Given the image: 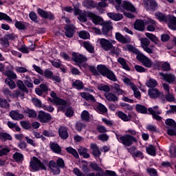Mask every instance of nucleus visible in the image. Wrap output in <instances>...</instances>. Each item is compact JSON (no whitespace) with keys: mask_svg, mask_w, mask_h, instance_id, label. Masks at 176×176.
I'll return each mask as SVG.
<instances>
[{"mask_svg":"<svg viewBox=\"0 0 176 176\" xmlns=\"http://www.w3.org/2000/svg\"><path fill=\"white\" fill-rule=\"evenodd\" d=\"M89 69L90 72L94 75V76H98V75L100 74L102 76L107 78V79L111 80L112 82H118V78H116L115 73L107 67L105 65H98L97 69L96 68V66L91 65L89 67Z\"/></svg>","mask_w":176,"mask_h":176,"instance_id":"nucleus-1","label":"nucleus"},{"mask_svg":"<svg viewBox=\"0 0 176 176\" xmlns=\"http://www.w3.org/2000/svg\"><path fill=\"white\" fill-rule=\"evenodd\" d=\"M50 96L53 98L54 104H56V105H58L57 107V111L65 113L67 105H68L67 100L58 97L57 94H56L54 91H52L50 93Z\"/></svg>","mask_w":176,"mask_h":176,"instance_id":"nucleus-2","label":"nucleus"},{"mask_svg":"<svg viewBox=\"0 0 176 176\" xmlns=\"http://www.w3.org/2000/svg\"><path fill=\"white\" fill-rule=\"evenodd\" d=\"M116 137L118 141L122 144V145H124V146H131L133 143L138 142L137 138L130 134H124V135L120 136L116 133Z\"/></svg>","mask_w":176,"mask_h":176,"instance_id":"nucleus-3","label":"nucleus"},{"mask_svg":"<svg viewBox=\"0 0 176 176\" xmlns=\"http://www.w3.org/2000/svg\"><path fill=\"white\" fill-rule=\"evenodd\" d=\"M72 60L76 63V65H78L80 69H82V68H86L87 67V64H83V63H86V61H87V58L78 52H73L72 54Z\"/></svg>","mask_w":176,"mask_h":176,"instance_id":"nucleus-4","label":"nucleus"},{"mask_svg":"<svg viewBox=\"0 0 176 176\" xmlns=\"http://www.w3.org/2000/svg\"><path fill=\"white\" fill-rule=\"evenodd\" d=\"M30 167L33 171H41V170H46V166L43 165V163L36 157H33V160L30 162Z\"/></svg>","mask_w":176,"mask_h":176,"instance_id":"nucleus-5","label":"nucleus"},{"mask_svg":"<svg viewBox=\"0 0 176 176\" xmlns=\"http://www.w3.org/2000/svg\"><path fill=\"white\" fill-rule=\"evenodd\" d=\"M17 87H19V90H22V92H21L19 90L15 91V92L12 94V97H21V100H24V92L28 93V89L25 85H24V82L21 81V80H19L16 82Z\"/></svg>","mask_w":176,"mask_h":176,"instance_id":"nucleus-6","label":"nucleus"},{"mask_svg":"<svg viewBox=\"0 0 176 176\" xmlns=\"http://www.w3.org/2000/svg\"><path fill=\"white\" fill-rule=\"evenodd\" d=\"M136 59L138 61H140V63H142V64L147 68H151V67H152V61H151V60L142 53L138 54L136 56Z\"/></svg>","mask_w":176,"mask_h":176,"instance_id":"nucleus-7","label":"nucleus"},{"mask_svg":"<svg viewBox=\"0 0 176 176\" xmlns=\"http://www.w3.org/2000/svg\"><path fill=\"white\" fill-rule=\"evenodd\" d=\"M38 119L41 123H49L53 119L52 115L43 111H39L38 114Z\"/></svg>","mask_w":176,"mask_h":176,"instance_id":"nucleus-8","label":"nucleus"},{"mask_svg":"<svg viewBox=\"0 0 176 176\" xmlns=\"http://www.w3.org/2000/svg\"><path fill=\"white\" fill-rule=\"evenodd\" d=\"M36 12L42 19H45V20H54V14H53L52 12L45 11L40 8H37Z\"/></svg>","mask_w":176,"mask_h":176,"instance_id":"nucleus-9","label":"nucleus"},{"mask_svg":"<svg viewBox=\"0 0 176 176\" xmlns=\"http://www.w3.org/2000/svg\"><path fill=\"white\" fill-rule=\"evenodd\" d=\"M146 10L155 12L157 9V3L155 0H143Z\"/></svg>","mask_w":176,"mask_h":176,"instance_id":"nucleus-10","label":"nucleus"},{"mask_svg":"<svg viewBox=\"0 0 176 176\" xmlns=\"http://www.w3.org/2000/svg\"><path fill=\"white\" fill-rule=\"evenodd\" d=\"M99 43L104 50V52H109V50H111L113 47V45L112 44V42L111 41L106 39V38H100L99 40Z\"/></svg>","mask_w":176,"mask_h":176,"instance_id":"nucleus-11","label":"nucleus"},{"mask_svg":"<svg viewBox=\"0 0 176 176\" xmlns=\"http://www.w3.org/2000/svg\"><path fill=\"white\" fill-rule=\"evenodd\" d=\"M87 16L92 19V23L96 25H102V24L105 23L101 16L96 15L93 12H88Z\"/></svg>","mask_w":176,"mask_h":176,"instance_id":"nucleus-12","label":"nucleus"},{"mask_svg":"<svg viewBox=\"0 0 176 176\" xmlns=\"http://www.w3.org/2000/svg\"><path fill=\"white\" fill-rule=\"evenodd\" d=\"M65 35L67 38H72L76 31L75 30V26L72 24H67L64 27Z\"/></svg>","mask_w":176,"mask_h":176,"instance_id":"nucleus-13","label":"nucleus"},{"mask_svg":"<svg viewBox=\"0 0 176 176\" xmlns=\"http://www.w3.org/2000/svg\"><path fill=\"white\" fill-rule=\"evenodd\" d=\"M113 27L112 26V23L109 21L104 22L102 25V34L104 36H108L109 31H112Z\"/></svg>","mask_w":176,"mask_h":176,"instance_id":"nucleus-14","label":"nucleus"},{"mask_svg":"<svg viewBox=\"0 0 176 176\" xmlns=\"http://www.w3.org/2000/svg\"><path fill=\"white\" fill-rule=\"evenodd\" d=\"M133 28L136 31L144 32L145 31V26L144 25V21L142 19H136L133 23Z\"/></svg>","mask_w":176,"mask_h":176,"instance_id":"nucleus-15","label":"nucleus"},{"mask_svg":"<svg viewBox=\"0 0 176 176\" xmlns=\"http://www.w3.org/2000/svg\"><path fill=\"white\" fill-rule=\"evenodd\" d=\"M160 75L167 83H174L175 82V76L171 73H160Z\"/></svg>","mask_w":176,"mask_h":176,"instance_id":"nucleus-16","label":"nucleus"},{"mask_svg":"<svg viewBox=\"0 0 176 176\" xmlns=\"http://www.w3.org/2000/svg\"><path fill=\"white\" fill-rule=\"evenodd\" d=\"M122 9L123 10H128L129 12H131V13L135 12V7L131 3L130 1H124L122 3Z\"/></svg>","mask_w":176,"mask_h":176,"instance_id":"nucleus-17","label":"nucleus"},{"mask_svg":"<svg viewBox=\"0 0 176 176\" xmlns=\"http://www.w3.org/2000/svg\"><path fill=\"white\" fill-rule=\"evenodd\" d=\"M166 23L170 30L176 31V17L174 15L168 14V22Z\"/></svg>","mask_w":176,"mask_h":176,"instance_id":"nucleus-18","label":"nucleus"},{"mask_svg":"<svg viewBox=\"0 0 176 176\" xmlns=\"http://www.w3.org/2000/svg\"><path fill=\"white\" fill-rule=\"evenodd\" d=\"M58 135L61 140H68V137H69L68 129L65 126H60L58 128Z\"/></svg>","mask_w":176,"mask_h":176,"instance_id":"nucleus-19","label":"nucleus"},{"mask_svg":"<svg viewBox=\"0 0 176 176\" xmlns=\"http://www.w3.org/2000/svg\"><path fill=\"white\" fill-rule=\"evenodd\" d=\"M116 39L120 43L126 44V43H130L131 42V38L130 37H124L122 34L119 32L116 33Z\"/></svg>","mask_w":176,"mask_h":176,"instance_id":"nucleus-20","label":"nucleus"},{"mask_svg":"<svg viewBox=\"0 0 176 176\" xmlns=\"http://www.w3.org/2000/svg\"><path fill=\"white\" fill-rule=\"evenodd\" d=\"M148 95L150 98H159L160 97V91L155 88H151L148 90Z\"/></svg>","mask_w":176,"mask_h":176,"instance_id":"nucleus-21","label":"nucleus"},{"mask_svg":"<svg viewBox=\"0 0 176 176\" xmlns=\"http://www.w3.org/2000/svg\"><path fill=\"white\" fill-rule=\"evenodd\" d=\"M90 148L92 151V155L94 157L97 158L101 156V151L96 144H91Z\"/></svg>","mask_w":176,"mask_h":176,"instance_id":"nucleus-22","label":"nucleus"},{"mask_svg":"<svg viewBox=\"0 0 176 176\" xmlns=\"http://www.w3.org/2000/svg\"><path fill=\"white\" fill-rule=\"evenodd\" d=\"M107 16L113 21H120L123 19V14L120 13L108 12Z\"/></svg>","mask_w":176,"mask_h":176,"instance_id":"nucleus-23","label":"nucleus"},{"mask_svg":"<svg viewBox=\"0 0 176 176\" xmlns=\"http://www.w3.org/2000/svg\"><path fill=\"white\" fill-rule=\"evenodd\" d=\"M155 16L160 23H168V14L166 15L163 12H158L155 13Z\"/></svg>","mask_w":176,"mask_h":176,"instance_id":"nucleus-24","label":"nucleus"},{"mask_svg":"<svg viewBox=\"0 0 176 176\" xmlns=\"http://www.w3.org/2000/svg\"><path fill=\"white\" fill-rule=\"evenodd\" d=\"M50 147L51 151H52L54 153H56L57 155H61V147L58 144L54 143V142H50Z\"/></svg>","mask_w":176,"mask_h":176,"instance_id":"nucleus-25","label":"nucleus"},{"mask_svg":"<svg viewBox=\"0 0 176 176\" xmlns=\"http://www.w3.org/2000/svg\"><path fill=\"white\" fill-rule=\"evenodd\" d=\"M25 24H28V23L24 21H18L15 19L14 27L16 28V30H19L21 31H25V30H27V26L25 25Z\"/></svg>","mask_w":176,"mask_h":176,"instance_id":"nucleus-26","label":"nucleus"},{"mask_svg":"<svg viewBox=\"0 0 176 176\" xmlns=\"http://www.w3.org/2000/svg\"><path fill=\"white\" fill-rule=\"evenodd\" d=\"M118 63L122 65L123 69H125V71H131L130 69V67H129V65L127 64V61H126V59L124 58L119 57L117 60Z\"/></svg>","mask_w":176,"mask_h":176,"instance_id":"nucleus-27","label":"nucleus"},{"mask_svg":"<svg viewBox=\"0 0 176 176\" xmlns=\"http://www.w3.org/2000/svg\"><path fill=\"white\" fill-rule=\"evenodd\" d=\"M80 96L86 101H92V102H96V98L89 93L82 92L80 94Z\"/></svg>","mask_w":176,"mask_h":176,"instance_id":"nucleus-28","label":"nucleus"},{"mask_svg":"<svg viewBox=\"0 0 176 176\" xmlns=\"http://www.w3.org/2000/svg\"><path fill=\"white\" fill-rule=\"evenodd\" d=\"M0 140L2 142H6V141H12L13 138L10 134L6 132H0Z\"/></svg>","mask_w":176,"mask_h":176,"instance_id":"nucleus-29","label":"nucleus"},{"mask_svg":"<svg viewBox=\"0 0 176 176\" xmlns=\"http://www.w3.org/2000/svg\"><path fill=\"white\" fill-rule=\"evenodd\" d=\"M72 86L74 89H76L77 90H82L85 87L83 82L80 80H76L75 82L72 83Z\"/></svg>","mask_w":176,"mask_h":176,"instance_id":"nucleus-30","label":"nucleus"},{"mask_svg":"<svg viewBox=\"0 0 176 176\" xmlns=\"http://www.w3.org/2000/svg\"><path fill=\"white\" fill-rule=\"evenodd\" d=\"M10 116L13 120H19V119H23L24 115L22 113H19L16 111H12L10 112Z\"/></svg>","mask_w":176,"mask_h":176,"instance_id":"nucleus-31","label":"nucleus"},{"mask_svg":"<svg viewBox=\"0 0 176 176\" xmlns=\"http://www.w3.org/2000/svg\"><path fill=\"white\" fill-rule=\"evenodd\" d=\"M135 109L138 113H142L143 115H146V113H148V109L142 104H136Z\"/></svg>","mask_w":176,"mask_h":176,"instance_id":"nucleus-32","label":"nucleus"},{"mask_svg":"<svg viewBox=\"0 0 176 176\" xmlns=\"http://www.w3.org/2000/svg\"><path fill=\"white\" fill-rule=\"evenodd\" d=\"M23 113L28 114V118L35 119L36 118L37 114L36 111L34 109H30V108H28L23 111Z\"/></svg>","mask_w":176,"mask_h":176,"instance_id":"nucleus-33","label":"nucleus"},{"mask_svg":"<svg viewBox=\"0 0 176 176\" xmlns=\"http://www.w3.org/2000/svg\"><path fill=\"white\" fill-rule=\"evenodd\" d=\"M12 157L16 163H23L24 160V155L19 152H16L13 155Z\"/></svg>","mask_w":176,"mask_h":176,"instance_id":"nucleus-34","label":"nucleus"},{"mask_svg":"<svg viewBox=\"0 0 176 176\" xmlns=\"http://www.w3.org/2000/svg\"><path fill=\"white\" fill-rule=\"evenodd\" d=\"M82 45H83L85 49H86V50H87V52H89V53H91V54L94 53V47H93V45H91V43H90V42L84 41L82 43Z\"/></svg>","mask_w":176,"mask_h":176,"instance_id":"nucleus-35","label":"nucleus"},{"mask_svg":"<svg viewBox=\"0 0 176 176\" xmlns=\"http://www.w3.org/2000/svg\"><path fill=\"white\" fill-rule=\"evenodd\" d=\"M146 86L150 89H155L157 86V81L153 78H149L146 82Z\"/></svg>","mask_w":176,"mask_h":176,"instance_id":"nucleus-36","label":"nucleus"},{"mask_svg":"<svg viewBox=\"0 0 176 176\" xmlns=\"http://www.w3.org/2000/svg\"><path fill=\"white\" fill-rule=\"evenodd\" d=\"M104 97L108 101H113V102L119 100V98L112 93L104 94Z\"/></svg>","mask_w":176,"mask_h":176,"instance_id":"nucleus-37","label":"nucleus"},{"mask_svg":"<svg viewBox=\"0 0 176 176\" xmlns=\"http://www.w3.org/2000/svg\"><path fill=\"white\" fill-rule=\"evenodd\" d=\"M89 167L91 168L92 171H98V173H102V171H104L102 168L100 167L98 164L96 162H91Z\"/></svg>","mask_w":176,"mask_h":176,"instance_id":"nucleus-38","label":"nucleus"},{"mask_svg":"<svg viewBox=\"0 0 176 176\" xmlns=\"http://www.w3.org/2000/svg\"><path fill=\"white\" fill-rule=\"evenodd\" d=\"M146 153L150 156H156V147L155 146L151 144L146 148Z\"/></svg>","mask_w":176,"mask_h":176,"instance_id":"nucleus-39","label":"nucleus"},{"mask_svg":"<svg viewBox=\"0 0 176 176\" xmlns=\"http://www.w3.org/2000/svg\"><path fill=\"white\" fill-rule=\"evenodd\" d=\"M66 151L67 153H71L76 159H79V154L76 151V149L69 146L66 148Z\"/></svg>","mask_w":176,"mask_h":176,"instance_id":"nucleus-40","label":"nucleus"},{"mask_svg":"<svg viewBox=\"0 0 176 176\" xmlns=\"http://www.w3.org/2000/svg\"><path fill=\"white\" fill-rule=\"evenodd\" d=\"M0 108H3L4 109H9L10 108V104L8 102V100L0 98Z\"/></svg>","mask_w":176,"mask_h":176,"instance_id":"nucleus-41","label":"nucleus"},{"mask_svg":"<svg viewBox=\"0 0 176 176\" xmlns=\"http://www.w3.org/2000/svg\"><path fill=\"white\" fill-rule=\"evenodd\" d=\"M2 20H4L5 21H8V23H12L13 20L8 14L1 12H0V21H2Z\"/></svg>","mask_w":176,"mask_h":176,"instance_id":"nucleus-42","label":"nucleus"},{"mask_svg":"<svg viewBox=\"0 0 176 176\" xmlns=\"http://www.w3.org/2000/svg\"><path fill=\"white\" fill-rule=\"evenodd\" d=\"M117 116L123 122H129V118L127 117V114L124 113L123 111H118L117 112Z\"/></svg>","mask_w":176,"mask_h":176,"instance_id":"nucleus-43","label":"nucleus"},{"mask_svg":"<svg viewBox=\"0 0 176 176\" xmlns=\"http://www.w3.org/2000/svg\"><path fill=\"white\" fill-rule=\"evenodd\" d=\"M78 153L80 156H82L84 159H89L90 157V154L87 153V148H83L81 150H78Z\"/></svg>","mask_w":176,"mask_h":176,"instance_id":"nucleus-44","label":"nucleus"},{"mask_svg":"<svg viewBox=\"0 0 176 176\" xmlns=\"http://www.w3.org/2000/svg\"><path fill=\"white\" fill-rule=\"evenodd\" d=\"M96 109L100 112V113H107L108 112V109L105 107V105L102 104V103H99L96 106Z\"/></svg>","mask_w":176,"mask_h":176,"instance_id":"nucleus-45","label":"nucleus"},{"mask_svg":"<svg viewBox=\"0 0 176 176\" xmlns=\"http://www.w3.org/2000/svg\"><path fill=\"white\" fill-rule=\"evenodd\" d=\"M5 83H6V85H8L11 90H13V89H16V82H14L13 80L10 78H6Z\"/></svg>","mask_w":176,"mask_h":176,"instance_id":"nucleus-46","label":"nucleus"},{"mask_svg":"<svg viewBox=\"0 0 176 176\" xmlns=\"http://www.w3.org/2000/svg\"><path fill=\"white\" fill-rule=\"evenodd\" d=\"M126 47L129 52H132V53H134V54H137V56L141 54V52H140V50L133 46V45L128 44L126 45Z\"/></svg>","mask_w":176,"mask_h":176,"instance_id":"nucleus-47","label":"nucleus"},{"mask_svg":"<svg viewBox=\"0 0 176 176\" xmlns=\"http://www.w3.org/2000/svg\"><path fill=\"white\" fill-rule=\"evenodd\" d=\"M81 119L85 122H89L90 120V113H89V111L84 110L81 113Z\"/></svg>","mask_w":176,"mask_h":176,"instance_id":"nucleus-48","label":"nucleus"},{"mask_svg":"<svg viewBox=\"0 0 176 176\" xmlns=\"http://www.w3.org/2000/svg\"><path fill=\"white\" fill-rule=\"evenodd\" d=\"M98 90L100 91H104L105 93H109L111 91V87L109 85H104L102 84L98 86Z\"/></svg>","mask_w":176,"mask_h":176,"instance_id":"nucleus-49","label":"nucleus"},{"mask_svg":"<svg viewBox=\"0 0 176 176\" xmlns=\"http://www.w3.org/2000/svg\"><path fill=\"white\" fill-rule=\"evenodd\" d=\"M165 124H166V126H169V127L176 128L175 120L171 118L166 119L165 121Z\"/></svg>","mask_w":176,"mask_h":176,"instance_id":"nucleus-50","label":"nucleus"},{"mask_svg":"<svg viewBox=\"0 0 176 176\" xmlns=\"http://www.w3.org/2000/svg\"><path fill=\"white\" fill-rule=\"evenodd\" d=\"M65 112V115L67 118H72V116H74V109H72V107H66Z\"/></svg>","mask_w":176,"mask_h":176,"instance_id":"nucleus-51","label":"nucleus"},{"mask_svg":"<svg viewBox=\"0 0 176 176\" xmlns=\"http://www.w3.org/2000/svg\"><path fill=\"white\" fill-rule=\"evenodd\" d=\"M78 36L81 39H89V37L90 36V34H89V32L85 30H82L78 33Z\"/></svg>","mask_w":176,"mask_h":176,"instance_id":"nucleus-52","label":"nucleus"},{"mask_svg":"<svg viewBox=\"0 0 176 176\" xmlns=\"http://www.w3.org/2000/svg\"><path fill=\"white\" fill-rule=\"evenodd\" d=\"M161 68L164 72L170 71L171 69V65L168 62L161 63Z\"/></svg>","mask_w":176,"mask_h":176,"instance_id":"nucleus-53","label":"nucleus"},{"mask_svg":"<svg viewBox=\"0 0 176 176\" xmlns=\"http://www.w3.org/2000/svg\"><path fill=\"white\" fill-rule=\"evenodd\" d=\"M29 18L33 23H38V15L35 13V12L32 11L29 13Z\"/></svg>","mask_w":176,"mask_h":176,"instance_id":"nucleus-54","label":"nucleus"},{"mask_svg":"<svg viewBox=\"0 0 176 176\" xmlns=\"http://www.w3.org/2000/svg\"><path fill=\"white\" fill-rule=\"evenodd\" d=\"M0 41L1 43V45L4 46V47H9V46H10V44L9 43V40L8 39L6 36H5L4 37H1L0 38Z\"/></svg>","mask_w":176,"mask_h":176,"instance_id":"nucleus-55","label":"nucleus"},{"mask_svg":"<svg viewBox=\"0 0 176 176\" xmlns=\"http://www.w3.org/2000/svg\"><path fill=\"white\" fill-rule=\"evenodd\" d=\"M131 89L132 90H133V93L135 98H138V99L141 98V92L138 91V89H137V87L134 85V83H133V86L131 87Z\"/></svg>","mask_w":176,"mask_h":176,"instance_id":"nucleus-56","label":"nucleus"},{"mask_svg":"<svg viewBox=\"0 0 176 176\" xmlns=\"http://www.w3.org/2000/svg\"><path fill=\"white\" fill-rule=\"evenodd\" d=\"M116 5L114 6V8H116V10L117 12H123V8H122V0H115Z\"/></svg>","mask_w":176,"mask_h":176,"instance_id":"nucleus-57","label":"nucleus"},{"mask_svg":"<svg viewBox=\"0 0 176 176\" xmlns=\"http://www.w3.org/2000/svg\"><path fill=\"white\" fill-rule=\"evenodd\" d=\"M43 75H44L45 78H47V79H52L54 74L53 73V72L50 71L49 69H47L44 71V73Z\"/></svg>","mask_w":176,"mask_h":176,"instance_id":"nucleus-58","label":"nucleus"},{"mask_svg":"<svg viewBox=\"0 0 176 176\" xmlns=\"http://www.w3.org/2000/svg\"><path fill=\"white\" fill-rule=\"evenodd\" d=\"M85 127H86V124L81 122H77L76 124V130H77V131H82V130H83V129H85Z\"/></svg>","mask_w":176,"mask_h":176,"instance_id":"nucleus-59","label":"nucleus"},{"mask_svg":"<svg viewBox=\"0 0 176 176\" xmlns=\"http://www.w3.org/2000/svg\"><path fill=\"white\" fill-rule=\"evenodd\" d=\"M132 157H133V159H135V157H137L138 159L140 158L142 160L144 159V153L140 151H135L132 153Z\"/></svg>","mask_w":176,"mask_h":176,"instance_id":"nucleus-60","label":"nucleus"},{"mask_svg":"<svg viewBox=\"0 0 176 176\" xmlns=\"http://www.w3.org/2000/svg\"><path fill=\"white\" fill-rule=\"evenodd\" d=\"M6 76H7L8 79H11V80L12 79H16L17 78V75L10 70L6 72Z\"/></svg>","mask_w":176,"mask_h":176,"instance_id":"nucleus-61","label":"nucleus"},{"mask_svg":"<svg viewBox=\"0 0 176 176\" xmlns=\"http://www.w3.org/2000/svg\"><path fill=\"white\" fill-rule=\"evenodd\" d=\"M56 166L58 168H64V167H65V162H64V160L61 157H59L56 160Z\"/></svg>","mask_w":176,"mask_h":176,"instance_id":"nucleus-62","label":"nucleus"},{"mask_svg":"<svg viewBox=\"0 0 176 176\" xmlns=\"http://www.w3.org/2000/svg\"><path fill=\"white\" fill-rule=\"evenodd\" d=\"M146 172L150 176H157V170L153 168H147Z\"/></svg>","mask_w":176,"mask_h":176,"instance_id":"nucleus-63","label":"nucleus"},{"mask_svg":"<svg viewBox=\"0 0 176 176\" xmlns=\"http://www.w3.org/2000/svg\"><path fill=\"white\" fill-rule=\"evenodd\" d=\"M43 135L45 137H54V133H53V131L52 130H44L43 131Z\"/></svg>","mask_w":176,"mask_h":176,"instance_id":"nucleus-64","label":"nucleus"}]
</instances>
